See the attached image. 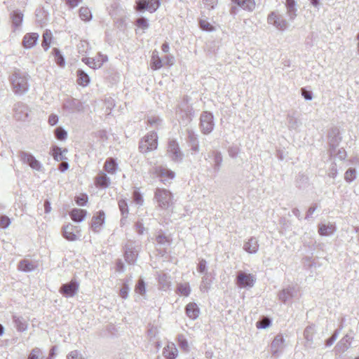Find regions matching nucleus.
Masks as SVG:
<instances>
[{"label":"nucleus","mask_w":359,"mask_h":359,"mask_svg":"<svg viewBox=\"0 0 359 359\" xmlns=\"http://www.w3.org/2000/svg\"><path fill=\"white\" fill-rule=\"evenodd\" d=\"M79 17L83 21H90L92 19V13L87 7H81L79 9Z\"/></svg>","instance_id":"58836bf2"},{"label":"nucleus","mask_w":359,"mask_h":359,"mask_svg":"<svg viewBox=\"0 0 359 359\" xmlns=\"http://www.w3.org/2000/svg\"><path fill=\"white\" fill-rule=\"evenodd\" d=\"M29 75L20 69H15L9 76V81L13 92L17 95H22L29 90Z\"/></svg>","instance_id":"f257e3e1"},{"label":"nucleus","mask_w":359,"mask_h":359,"mask_svg":"<svg viewBox=\"0 0 359 359\" xmlns=\"http://www.w3.org/2000/svg\"><path fill=\"white\" fill-rule=\"evenodd\" d=\"M245 251L250 254H255L259 250L258 241L255 237H251L243 245Z\"/></svg>","instance_id":"aec40b11"},{"label":"nucleus","mask_w":359,"mask_h":359,"mask_svg":"<svg viewBox=\"0 0 359 359\" xmlns=\"http://www.w3.org/2000/svg\"><path fill=\"white\" fill-rule=\"evenodd\" d=\"M160 5V0H139L137 1L136 9L140 12L148 10L150 13H154Z\"/></svg>","instance_id":"1a4fd4ad"},{"label":"nucleus","mask_w":359,"mask_h":359,"mask_svg":"<svg viewBox=\"0 0 359 359\" xmlns=\"http://www.w3.org/2000/svg\"><path fill=\"white\" fill-rule=\"evenodd\" d=\"M255 280L251 273L240 271L236 276V284L239 287H252L255 285Z\"/></svg>","instance_id":"6e6552de"},{"label":"nucleus","mask_w":359,"mask_h":359,"mask_svg":"<svg viewBox=\"0 0 359 359\" xmlns=\"http://www.w3.org/2000/svg\"><path fill=\"white\" fill-rule=\"evenodd\" d=\"M329 146L330 156L334 154L335 150L337 149L341 140V137L339 135L337 129H332L329 133Z\"/></svg>","instance_id":"4468645a"},{"label":"nucleus","mask_w":359,"mask_h":359,"mask_svg":"<svg viewBox=\"0 0 359 359\" xmlns=\"http://www.w3.org/2000/svg\"><path fill=\"white\" fill-rule=\"evenodd\" d=\"M88 196L85 194H80L75 197V201L78 205L84 206L88 202Z\"/></svg>","instance_id":"603ef678"},{"label":"nucleus","mask_w":359,"mask_h":359,"mask_svg":"<svg viewBox=\"0 0 359 359\" xmlns=\"http://www.w3.org/2000/svg\"><path fill=\"white\" fill-rule=\"evenodd\" d=\"M302 95L304 97V98L306 100H311L313 98L312 92L310 90H306L305 88L302 89Z\"/></svg>","instance_id":"774afa93"},{"label":"nucleus","mask_w":359,"mask_h":359,"mask_svg":"<svg viewBox=\"0 0 359 359\" xmlns=\"http://www.w3.org/2000/svg\"><path fill=\"white\" fill-rule=\"evenodd\" d=\"M228 153L230 157L235 158L238 156L239 148L237 147H231L228 149Z\"/></svg>","instance_id":"e2e57ef3"},{"label":"nucleus","mask_w":359,"mask_h":359,"mask_svg":"<svg viewBox=\"0 0 359 359\" xmlns=\"http://www.w3.org/2000/svg\"><path fill=\"white\" fill-rule=\"evenodd\" d=\"M87 212L85 210L73 208L69 212L71 219L75 222H81L86 217Z\"/></svg>","instance_id":"4be33fe9"},{"label":"nucleus","mask_w":359,"mask_h":359,"mask_svg":"<svg viewBox=\"0 0 359 359\" xmlns=\"http://www.w3.org/2000/svg\"><path fill=\"white\" fill-rule=\"evenodd\" d=\"M81 231L79 226H74L70 223L65 225L62 228V235L65 238L69 241H74L77 240V234Z\"/></svg>","instance_id":"ddd939ff"},{"label":"nucleus","mask_w":359,"mask_h":359,"mask_svg":"<svg viewBox=\"0 0 359 359\" xmlns=\"http://www.w3.org/2000/svg\"><path fill=\"white\" fill-rule=\"evenodd\" d=\"M169 158L175 163H180L184 158V154L175 140H170L167 149Z\"/></svg>","instance_id":"39448f33"},{"label":"nucleus","mask_w":359,"mask_h":359,"mask_svg":"<svg viewBox=\"0 0 359 359\" xmlns=\"http://www.w3.org/2000/svg\"><path fill=\"white\" fill-rule=\"evenodd\" d=\"M117 168V164L115 161L112 158H109L104 163V169L109 173H114Z\"/></svg>","instance_id":"a19ab883"},{"label":"nucleus","mask_w":359,"mask_h":359,"mask_svg":"<svg viewBox=\"0 0 359 359\" xmlns=\"http://www.w3.org/2000/svg\"><path fill=\"white\" fill-rule=\"evenodd\" d=\"M135 292L141 295H143L146 292L145 283L142 279L138 280L135 285Z\"/></svg>","instance_id":"09e8293b"},{"label":"nucleus","mask_w":359,"mask_h":359,"mask_svg":"<svg viewBox=\"0 0 359 359\" xmlns=\"http://www.w3.org/2000/svg\"><path fill=\"white\" fill-rule=\"evenodd\" d=\"M232 3L238 5L243 10L252 11L255 8V0H231Z\"/></svg>","instance_id":"393cba45"},{"label":"nucleus","mask_w":359,"mask_h":359,"mask_svg":"<svg viewBox=\"0 0 359 359\" xmlns=\"http://www.w3.org/2000/svg\"><path fill=\"white\" fill-rule=\"evenodd\" d=\"M52 156L54 160L56 161H60L67 159V158L63 156L61 148L57 146H54L52 147Z\"/></svg>","instance_id":"4c0bfd02"},{"label":"nucleus","mask_w":359,"mask_h":359,"mask_svg":"<svg viewBox=\"0 0 359 359\" xmlns=\"http://www.w3.org/2000/svg\"><path fill=\"white\" fill-rule=\"evenodd\" d=\"M150 65L154 70H157L162 67V60L156 50L154 51L152 53Z\"/></svg>","instance_id":"2f4dec72"},{"label":"nucleus","mask_w":359,"mask_h":359,"mask_svg":"<svg viewBox=\"0 0 359 359\" xmlns=\"http://www.w3.org/2000/svg\"><path fill=\"white\" fill-rule=\"evenodd\" d=\"M287 118L289 124L288 126L290 128L297 129L301 124L300 121L297 118H294L293 115H289Z\"/></svg>","instance_id":"8fccbe9b"},{"label":"nucleus","mask_w":359,"mask_h":359,"mask_svg":"<svg viewBox=\"0 0 359 359\" xmlns=\"http://www.w3.org/2000/svg\"><path fill=\"white\" fill-rule=\"evenodd\" d=\"M156 242L158 245H161L164 249L170 245L169 238L163 234H159L156 237Z\"/></svg>","instance_id":"a18cd8bd"},{"label":"nucleus","mask_w":359,"mask_h":359,"mask_svg":"<svg viewBox=\"0 0 359 359\" xmlns=\"http://www.w3.org/2000/svg\"><path fill=\"white\" fill-rule=\"evenodd\" d=\"M356 178V171L355 168H348L344 175V179L348 182H353Z\"/></svg>","instance_id":"de8ad7c7"},{"label":"nucleus","mask_w":359,"mask_h":359,"mask_svg":"<svg viewBox=\"0 0 359 359\" xmlns=\"http://www.w3.org/2000/svg\"><path fill=\"white\" fill-rule=\"evenodd\" d=\"M41 355V351L39 348H34L32 350L27 359H39Z\"/></svg>","instance_id":"052dcab7"},{"label":"nucleus","mask_w":359,"mask_h":359,"mask_svg":"<svg viewBox=\"0 0 359 359\" xmlns=\"http://www.w3.org/2000/svg\"><path fill=\"white\" fill-rule=\"evenodd\" d=\"M212 155L214 157V170L215 172H219L222 163V156L220 151H213Z\"/></svg>","instance_id":"c9c22d12"},{"label":"nucleus","mask_w":359,"mask_h":359,"mask_svg":"<svg viewBox=\"0 0 359 359\" xmlns=\"http://www.w3.org/2000/svg\"><path fill=\"white\" fill-rule=\"evenodd\" d=\"M55 135L58 140L62 141L67 139V133L64 128L58 127L55 130Z\"/></svg>","instance_id":"49530a36"},{"label":"nucleus","mask_w":359,"mask_h":359,"mask_svg":"<svg viewBox=\"0 0 359 359\" xmlns=\"http://www.w3.org/2000/svg\"><path fill=\"white\" fill-rule=\"evenodd\" d=\"M105 222V213L103 210H100L94 215L92 218L91 229L92 230L97 233L99 232L100 227Z\"/></svg>","instance_id":"f3484780"},{"label":"nucleus","mask_w":359,"mask_h":359,"mask_svg":"<svg viewBox=\"0 0 359 359\" xmlns=\"http://www.w3.org/2000/svg\"><path fill=\"white\" fill-rule=\"evenodd\" d=\"M332 156H335L339 160H344L346 157V152L344 148H339L335 150L334 154Z\"/></svg>","instance_id":"bf43d9fd"},{"label":"nucleus","mask_w":359,"mask_h":359,"mask_svg":"<svg viewBox=\"0 0 359 359\" xmlns=\"http://www.w3.org/2000/svg\"><path fill=\"white\" fill-rule=\"evenodd\" d=\"M79 290V283L75 280H71L62 284L60 288V292L65 297H74Z\"/></svg>","instance_id":"9b49d317"},{"label":"nucleus","mask_w":359,"mask_h":359,"mask_svg":"<svg viewBox=\"0 0 359 359\" xmlns=\"http://www.w3.org/2000/svg\"><path fill=\"white\" fill-rule=\"evenodd\" d=\"M118 208L121 211L122 216H123L124 217H127L129 212V210L128 203L125 199H121L118 201Z\"/></svg>","instance_id":"c03bdc74"},{"label":"nucleus","mask_w":359,"mask_h":359,"mask_svg":"<svg viewBox=\"0 0 359 359\" xmlns=\"http://www.w3.org/2000/svg\"><path fill=\"white\" fill-rule=\"evenodd\" d=\"M35 15L36 18V20L41 26H43L46 23L48 13L44 9H37Z\"/></svg>","instance_id":"72a5a7b5"},{"label":"nucleus","mask_w":359,"mask_h":359,"mask_svg":"<svg viewBox=\"0 0 359 359\" xmlns=\"http://www.w3.org/2000/svg\"><path fill=\"white\" fill-rule=\"evenodd\" d=\"M200 121L201 130L204 134H209L212 131L215 126L212 114H201Z\"/></svg>","instance_id":"9d476101"},{"label":"nucleus","mask_w":359,"mask_h":359,"mask_svg":"<svg viewBox=\"0 0 359 359\" xmlns=\"http://www.w3.org/2000/svg\"><path fill=\"white\" fill-rule=\"evenodd\" d=\"M285 339L282 334L276 335L271 344V351L273 355L278 356L284 348Z\"/></svg>","instance_id":"dca6fc26"},{"label":"nucleus","mask_w":359,"mask_h":359,"mask_svg":"<svg viewBox=\"0 0 359 359\" xmlns=\"http://www.w3.org/2000/svg\"><path fill=\"white\" fill-rule=\"evenodd\" d=\"M19 158L22 163L28 165L32 170L41 171L42 163L38 161L31 153L21 151L19 152Z\"/></svg>","instance_id":"20e7f679"},{"label":"nucleus","mask_w":359,"mask_h":359,"mask_svg":"<svg viewBox=\"0 0 359 359\" xmlns=\"http://www.w3.org/2000/svg\"><path fill=\"white\" fill-rule=\"evenodd\" d=\"M11 18L13 27L17 29L22 25L23 20V14L20 11H14L11 14Z\"/></svg>","instance_id":"c85d7f7f"},{"label":"nucleus","mask_w":359,"mask_h":359,"mask_svg":"<svg viewBox=\"0 0 359 359\" xmlns=\"http://www.w3.org/2000/svg\"><path fill=\"white\" fill-rule=\"evenodd\" d=\"M177 349L174 343H168L163 348V354L167 359H175L177 356Z\"/></svg>","instance_id":"412c9836"},{"label":"nucleus","mask_w":359,"mask_h":359,"mask_svg":"<svg viewBox=\"0 0 359 359\" xmlns=\"http://www.w3.org/2000/svg\"><path fill=\"white\" fill-rule=\"evenodd\" d=\"M158 146V136L156 133L151 132L147 135L140 142L139 149L143 154L156 149Z\"/></svg>","instance_id":"f03ea898"},{"label":"nucleus","mask_w":359,"mask_h":359,"mask_svg":"<svg viewBox=\"0 0 359 359\" xmlns=\"http://www.w3.org/2000/svg\"><path fill=\"white\" fill-rule=\"evenodd\" d=\"M353 339V330H350L337 344L336 348L337 351L344 353L351 346Z\"/></svg>","instance_id":"2eb2a0df"},{"label":"nucleus","mask_w":359,"mask_h":359,"mask_svg":"<svg viewBox=\"0 0 359 359\" xmlns=\"http://www.w3.org/2000/svg\"><path fill=\"white\" fill-rule=\"evenodd\" d=\"M212 284V280L208 278V273L205 274V276L202 278L201 284L200 285V289L202 292H208V290L210 288Z\"/></svg>","instance_id":"79ce46f5"},{"label":"nucleus","mask_w":359,"mask_h":359,"mask_svg":"<svg viewBox=\"0 0 359 359\" xmlns=\"http://www.w3.org/2000/svg\"><path fill=\"white\" fill-rule=\"evenodd\" d=\"M188 142L190 144L191 149L195 152L199 151V142L197 135L191 131L188 133Z\"/></svg>","instance_id":"c756f323"},{"label":"nucleus","mask_w":359,"mask_h":359,"mask_svg":"<svg viewBox=\"0 0 359 359\" xmlns=\"http://www.w3.org/2000/svg\"><path fill=\"white\" fill-rule=\"evenodd\" d=\"M343 328V326L341 325V327L339 330H335L334 334L326 340V346H330L334 344V342L336 341V339L338 337V335L340 332V330Z\"/></svg>","instance_id":"864d4df0"},{"label":"nucleus","mask_w":359,"mask_h":359,"mask_svg":"<svg viewBox=\"0 0 359 359\" xmlns=\"http://www.w3.org/2000/svg\"><path fill=\"white\" fill-rule=\"evenodd\" d=\"M154 173L163 184H170L175 177L174 171L165 166L158 165L154 168Z\"/></svg>","instance_id":"0eeeda50"},{"label":"nucleus","mask_w":359,"mask_h":359,"mask_svg":"<svg viewBox=\"0 0 359 359\" xmlns=\"http://www.w3.org/2000/svg\"><path fill=\"white\" fill-rule=\"evenodd\" d=\"M200 26L203 30L205 31H212V26L207 21L201 20H200Z\"/></svg>","instance_id":"0e129e2a"},{"label":"nucleus","mask_w":359,"mask_h":359,"mask_svg":"<svg viewBox=\"0 0 359 359\" xmlns=\"http://www.w3.org/2000/svg\"><path fill=\"white\" fill-rule=\"evenodd\" d=\"M154 198L158 207L161 209H167L172 204V194L165 189L157 188L155 191Z\"/></svg>","instance_id":"7ed1b4c3"},{"label":"nucleus","mask_w":359,"mask_h":359,"mask_svg":"<svg viewBox=\"0 0 359 359\" xmlns=\"http://www.w3.org/2000/svg\"><path fill=\"white\" fill-rule=\"evenodd\" d=\"M53 54L55 55V59L57 65L60 67H64L65 65V60L59 49L54 48L52 50Z\"/></svg>","instance_id":"ea45409f"},{"label":"nucleus","mask_w":359,"mask_h":359,"mask_svg":"<svg viewBox=\"0 0 359 359\" xmlns=\"http://www.w3.org/2000/svg\"><path fill=\"white\" fill-rule=\"evenodd\" d=\"M137 250L135 249L133 242H128L124 247V257L125 260L129 264L135 263L137 257Z\"/></svg>","instance_id":"f8f14e48"},{"label":"nucleus","mask_w":359,"mask_h":359,"mask_svg":"<svg viewBox=\"0 0 359 359\" xmlns=\"http://www.w3.org/2000/svg\"><path fill=\"white\" fill-rule=\"evenodd\" d=\"M107 60V56L101 54H99V58L97 59L91 57H86L82 59L83 62H84L90 67L93 69L100 68L103 65V63Z\"/></svg>","instance_id":"a211bd4d"},{"label":"nucleus","mask_w":359,"mask_h":359,"mask_svg":"<svg viewBox=\"0 0 359 359\" xmlns=\"http://www.w3.org/2000/svg\"><path fill=\"white\" fill-rule=\"evenodd\" d=\"M177 290L182 295L188 297L191 292V288L189 283H180L177 285Z\"/></svg>","instance_id":"37998d69"},{"label":"nucleus","mask_w":359,"mask_h":359,"mask_svg":"<svg viewBox=\"0 0 359 359\" xmlns=\"http://www.w3.org/2000/svg\"><path fill=\"white\" fill-rule=\"evenodd\" d=\"M135 227L136 231L139 234L142 235L144 233V232L145 231V228L144 227L143 223L141 221H137L135 224Z\"/></svg>","instance_id":"69168bd1"},{"label":"nucleus","mask_w":359,"mask_h":359,"mask_svg":"<svg viewBox=\"0 0 359 359\" xmlns=\"http://www.w3.org/2000/svg\"><path fill=\"white\" fill-rule=\"evenodd\" d=\"M39 34L37 33L32 32L26 34L22 40V44L27 49L33 48L37 43L39 39Z\"/></svg>","instance_id":"6ab92c4d"},{"label":"nucleus","mask_w":359,"mask_h":359,"mask_svg":"<svg viewBox=\"0 0 359 359\" xmlns=\"http://www.w3.org/2000/svg\"><path fill=\"white\" fill-rule=\"evenodd\" d=\"M197 271L201 273H205V274L208 273H207V271H208L207 262L205 259H200V261L198 264Z\"/></svg>","instance_id":"3c124183"},{"label":"nucleus","mask_w":359,"mask_h":359,"mask_svg":"<svg viewBox=\"0 0 359 359\" xmlns=\"http://www.w3.org/2000/svg\"><path fill=\"white\" fill-rule=\"evenodd\" d=\"M335 228L332 224L319 225L318 233L321 236H330L334 233Z\"/></svg>","instance_id":"f704fd0d"},{"label":"nucleus","mask_w":359,"mask_h":359,"mask_svg":"<svg viewBox=\"0 0 359 359\" xmlns=\"http://www.w3.org/2000/svg\"><path fill=\"white\" fill-rule=\"evenodd\" d=\"M104 105L106 107V109L107 110H112L113 107H114V100L111 97L106 98L104 100Z\"/></svg>","instance_id":"338daca9"},{"label":"nucleus","mask_w":359,"mask_h":359,"mask_svg":"<svg viewBox=\"0 0 359 359\" xmlns=\"http://www.w3.org/2000/svg\"><path fill=\"white\" fill-rule=\"evenodd\" d=\"M36 268V265L28 259L21 260L18 264V269L24 272H30Z\"/></svg>","instance_id":"cd10ccee"},{"label":"nucleus","mask_w":359,"mask_h":359,"mask_svg":"<svg viewBox=\"0 0 359 359\" xmlns=\"http://www.w3.org/2000/svg\"><path fill=\"white\" fill-rule=\"evenodd\" d=\"M11 224V219L8 217L6 215L0 216V227L3 229H6Z\"/></svg>","instance_id":"6e6d98bb"},{"label":"nucleus","mask_w":359,"mask_h":359,"mask_svg":"<svg viewBox=\"0 0 359 359\" xmlns=\"http://www.w3.org/2000/svg\"><path fill=\"white\" fill-rule=\"evenodd\" d=\"M77 83L81 86H87L90 83V77L83 69H78L76 72Z\"/></svg>","instance_id":"bb28decb"},{"label":"nucleus","mask_w":359,"mask_h":359,"mask_svg":"<svg viewBox=\"0 0 359 359\" xmlns=\"http://www.w3.org/2000/svg\"><path fill=\"white\" fill-rule=\"evenodd\" d=\"M294 296V288L288 287L281 290L278 294L279 299L285 303Z\"/></svg>","instance_id":"7c9ffc66"},{"label":"nucleus","mask_w":359,"mask_h":359,"mask_svg":"<svg viewBox=\"0 0 359 359\" xmlns=\"http://www.w3.org/2000/svg\"><path fill=\"white\" fill-rule=\"evenodd\" d=\"M185 311L187 316L192 320L196 319L199 315V309L194 302L189 303L186 306Z\"/></svg>","instance_id":"5701e85b"},{"label":"nucleus","mask_w":359,"mask_h":359,"mask_svg":"<svg viewBox=\"0 0 359 359\" xmlns=\"http://www.w3.org/2000/svg\"><path fill=\"white\" fill-rule=\"evenodd\" d=\"M95 184L97 187L106 188L109 187L110 180L105 173H102L96 177Z\"/></svg>","instance_id":"473e14b6"},{"label":"nucleus","mask_w":359,"mask_h":359,"mask_svg":"<svg viewBox=\"0 0 359 359\" xmlns=\"http://www.w3.org/2000/svg\"><path fill=\"white\" fill-rule=\"evenodd\" d=\"M285 7L287 9V14L290 20L293 21L297 17V9L296 8V2L294 0H286Z\"/></svg>","instance_id":"b1692460"},{"label":"nucleus","mask_w":359,"mask_h":359,"mask_svg":"<svg viewBox=\"0 0 359 359\" xmlns=\"http://www.w3.org/2000/svg\"><path fill=\"white\" fill-rule=\"evenodd\" d=\"M129 291H130V288H129L128 285L126 284H123V285L122 286V287L120 290V296L123 299H126L128 296Z\"/></svg>","instance_id":"680f3d73"},{"label":"nucleus","mask_w":359,"mask_h":359,"mask_svg":"<svg viewBox=\"0 0 359 359\" xmlns=\"http://www.w3.org/2000/svg\"><path fill=\"white\" fill-rule=\"evenodd\" d=\"M136 25L142 29H146L149 27L148 20L144 17L137 18L136 20Z\"/></svg>","instance_id":"5fc2aeb1"},{"label":"nucleus","mask_w":359,"mask_h":359,"mask_svg":"<svg viewBox=\"0 0 359 359\" xmlns=\"http://www.w3.org/2000/svg\"><path fill=\"white\" fill-rule=\"evenodd\" d=\"M267 22L281 31L288 27V22L278 11L271 12L267 17Z\"/></svg>","instance_id":"423d86ee"},{"label":"nucleus","mask_w":359,"mask_h":359,"mask_svg":"<svg viewBox=\"0 0 359 359\" xmlns=\"http://www.w3.org/2000/svg\"><path fill=\"white\" fill-rule=\"evenodd\" d=\"M147 121L151 126L157 127L158 126L161 125L162 120L160 119L158 116H152L148 118Z\"/></svg>","instance_id":"4d7b16f0"},{"label":"nucleus","mask_w":359,"mask_h":359,"mask_svg":"<svg viewBox=\"0 0 359 359\" xmlns=\"http://www.w3.org/2000/svg\"><path fill=\"white\" fill-rule=\"evenodd\" d=\"M13 321L18 332H24L27 329V323L23 317L14 315Z\"/></svg>","instance_id":"a878e982"},{"label":"nucleus","mask_w":359,"mask_h":359,"mask_svg":"<svg viewBox=\"0 0 359 359\" xmlns=\"http://www.w3.org/2000/svg\"><path fill=\"white\" fill-rule=\"evenodd\" d=\"M52 40V34L50 31L46 30L43 34V41L41 43L42 47L45 50H48Z\"/></svg>","instance_id":"e433bc0d"},{"label":"nucleus","mask_w":359,"mask_h":359,"mask_svg":"<svg viewBox=\"0 0 359 359\" xmlns=\"http://www.w3.org/2000/svg\"><path fill=\"white\" fill-rule=\"evenodd\" d=\"M133 198L135 203L140 205L143 204L144 200L142 196L138 191L135 190L133 191Z\"/></svg>","instance_id":"13d9d810"}]
</instances>
